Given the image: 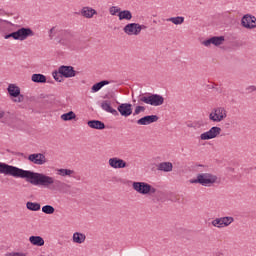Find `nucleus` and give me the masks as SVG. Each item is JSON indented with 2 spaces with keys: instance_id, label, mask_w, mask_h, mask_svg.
I'll use <instances>...</instances> for the list:
<instances>
[{
  "instance_id": "43",
  "label": "nucleus",
  "mask_w": 256,
  "mask_h": 256,
  "mask_svg": "<svg viewBox=\"0 0 256 256\" xmlns=\"http://www.w3.org/2000/svg\"><path fill=\"white\" fill-rule=\"evenodd\" d=\"M224 127H226V129H229V127H231V123H225Z\"/></svg>"
},
{
  "instance_id": "34",
  "label": "nucleus",
  "mask_w": 256,
  "mask_h": 256,
  "mask_svg": "<svg viewBox=\"0 0 256 256\" xmlns=\"http://www.w3.org/2000/svg\"><path fill=\"white\" fill-rule=\"evenodd\" d=\"M211 225H213V227H217L218 229H223V220L222 218H216L211 222Z\"/></svg>"
},
{
  "instance_id": "6",
  "label": "nucleus",
  "mask_w": 256,
  "mask_h": 256,
  "mask_svg": "<svg viewBox=\"0 0 256 256\" xmlns=\"http://www.w3.org/2000/svg\"><path fill=\"white\" fill-rule=\"evenodd\" d=\"M132 188L134 189V191H136V193H140V195L157 193V189L147 182H133Z\"/></svg>"
},
{
  "instance_id": "40",
  "label": "nucleus",
  "mask_w": 256,
  "mask_h": 256,
  "mask_svg": "<svg viewBox=\"0 0 256 256\" xmlns=\"http://www.w3.org/2000/svg\"><path fill=\"white\" fill-rule=\"evenodd\" d=\"M137 29H138V35H139L141 31H143V29H147V26L137 23Z\"/></svg>"
},
{
  "instance_id": "33",
  "label": "nucleus",
  "mask_w": 256,
  "mask_h": 256,
  "mask_svg": "<svg viewBox=\"0 0 256 256\" xmlns=\"http://www.w3.org/2000/svg\"><path fill=\"white\" fill-rule=\"evenodd\" d=\"M187 127H189L190 129H201L203 127V121L188 123Z\"/></svg>"
},
{
  "instance_id": "41",
  "label": "nucleus",
  "mask_w": 256,
  "mask_h": 256,
  "mask_svg": "<svg viewBox=\"0 0 256 256\" xmlns=\"http://www.w3.org/2000/svg\"><path fill=\"white\" fill-rule=\"evenodd\" d=\"M248 93H253V91H256V86H249L247 88Z\"/></svg>"
},
{
  "instance_id": "14",
  "label": "nucleus",
  "mask_w": 256,
  "mask_h": 256,
  "mask_svg": "<svg viewBox=\"0 0 256 256\" xmlns=\"http://www.w3.org/2000/svg\"><path fill=\"white\" fill-rule=\"evenodd\" d=\"M108 163L112 169H125L127 167V162L118 157H113L108 160Z\"/></svg>"
},
{
  "instance_id": "37",
  "label": "nucleus",
  "mask_w": 256,
  "mask_h": 256,
  "mask_svg": "<svg viewBox=\"0 0 256 256\" xmlns=\"http://www.w3.org/2000/svg\"><path fill=\"white\" fill-rule=\"evenodd\" d=\"M145 111V106H136L133 116L135 117L136 115H139V113H144Z\"/></svg>"
},
{
  "instance_id": "42",
  "label": "nucleus",
  "mask_w": 256,
  "mask_h": 256,
  "mask_svg": "<svg viewBox=\"0 0 256 256\" xmlns=\"http://www.w3.org/2000/svg\"><path fill=\"white\" fill-rule=\"evenodd\" d=\"M6 256H23V254H19V253H9V254H6Z\"/></svg>"
},
{
  "instance_id": "38",
  "label": "nucleus",
  "mask_w": 256,
  "mask_h": 256,
  "mask_svg": "<svg viewBox=\"0 0 256 256\" xmlns=\"http://www.w3.org/2000/svg\"><path fill=\"white\" fill-rule=\"evenodd\" d=\"M109 11H110V14L117 15V13L118 14L121 13V8H119L117 6H112V7H110Z\"/></svg>"
},
{
  "instance_id": "2",
  "label": "nucleus",
  "mask_w": 256,
  "mask_h": 256,
  "mask_svg": "<svg viewBox=\"0 0 256 256\" xmlns=\"http://www.w3.org/2000/svg\"><path fill=\"white\" fill-rule=\"evenodd\" d=\"M217 175L211 173L197 174L196 179H190L189 183L192 185H202V187H213L217 183Z\"/></svg>"
},
{
  "instance_id": "7",
  "label": "nucleus",
  "mask_w": 256,
  "mask_h": 256,
  "mask_svg": "<svg viewBox=\"0 0 256 256\" xmlns=\"http://www.w3.org/2000/svg\"><path fill=\"white\" fill-rule=\"evenodd\" d=\"M7 91L10 97L14 98V103H23V99H25V97L23 94H21V88H19V86L15 84H9Z\"/></svg>"
},
{
  "instance_id": "32",
  "label": "nucleus",
  "mask_w": 256,
  "mask_h": 256,
  "mask_svg": "<svg viewBox=\"0 0 256 256\" xmlns=\"http://www.w3.org/2000/svg\"><path fill=\"white\" fill-rule=\"evenodd\" d=\"M42 213H45V215H53L55 208L51 205H45L42 207Z\"/></svg>"
},
{
  "instance_id": "5",
  "label": "nucleus",
  "mask_w": 256,
  "mask_h": 256,
  "mask_svg": "<svg viewBox=\"0 0 256 256\" xmlns=\"http://www.w3.org/2000/svg\"><path fill=\"white\" fill-rule=\"evenodd\" d=\"M208 118L212 123H221L227 119V109L223 106L215 107L209 113Z\"/></svg>"
},
{
  "instance_id": "35",
  "label": "nucleus",
  "mask_w": 256,
  "mask_h": 256,
  "mask_svg": "<svg viewBox=\"0 0 256 256\" xmlns=\"http://www.w3.org/2000/svg\"><path fill=\"white\" fill-rule=\"evenodd\" d=\"M52 76H53V79H55V81H57L58 83H62L64 76L61 75V73H59V68H58V71L52 72Z\"/></svg>"
},
{
  "instance_id": "36",
  "label": "nucleus",
  "mask_w": 256,
  "mask_h": 256,
  "mask_svg": "<svg viewBox=\"0 0 256 256\" xmlns=\"http://www.w3.org/2000/svg\"><path fill=\"white\" fill-rule=\"evenodd\" d=\"M48 33L51 40L55 39V36L59 37V30H56L55 27H52Z\"/></svg>"
},
{
  "instance_id": "12",
  "label": "nucleus",
  "mask_w": 256,
  "mask_h": 256,
  "mask_svg": "<svg viewBox=\"0 0 256 256\" xmlns=\"http://www.w3.org/2000/svg\"><path fill=\"white\" fill-rule=\"evenodd\" d=\"M117 111L122 117H130V115H133V105L130 103H122L117 107Z\"/></svg>"
},
{
  "instance_id": "13",
  "label": "nucleus",
  "mask_w": 256,
  "mask_h": 256,
  "mask_svg": "<svg viewBox=\"0 0 256 256\" xmlns=\"http://www.w3.org/2000/svg\"><path fill=\"white\" fill-rule=\"evenodd\" d=\"M71 37H73V34L69 30H59L58 31V43H61L62 45H67L69 41L71 40Z\"/></svg>"
},
{
  "instance_id": "21",
  "label": "nucleus",
  "mask_w": 256,
  "mask_h": 256,
  "mask_svg": "<svg viewBox=\"0 0 256 256\" xmlns=\"http://www.w3.org/2000/svg\"><path fill=\"white\" fill-rule=\"evenodd\" d=\"M85 239H87V236L81 232H75L72 236L73 243H77L78 245L83 244Z\"/></svg>"
},
{
  "instance_id": "11",
  "label": "nucleus",
  "mask_w": 256,
  "mask_h": 256,
  "mask_svg": "<svg viewBox=\"0 0 256 256\" xmlns=\"http://www.w3.org/2000/svg\"><path fill=\"white\" fill-rule=\"evenodd\" d=\"M59 73H61V75L64 76L65 79H71V77L77 76V71H75V68L73 66H60Z\"/></svg>"
},
{
  "instance_id": "9",
  "label": "nucleus",
  "mask_w": 256,
  "mask_h": 256,
  "mask_svg": "<svg viewBox=\"0 0 256 256\" xmlns=\"http://www.w3.org/2000/svg\"><path fill=\"white\" fill-rule=\"evenodd\" d=\"M242 27L245 29H255L256 28V18L251 14H246L241 19Z\"/></svg>"
},
{
  "instance_id": "27",
  "label": "nucleus",
  "mask_w": 256,
  "mask_h": 256,
  "mask_svg": "<svg viewBox=\"0 0 256 256\" xmlns=\"http://www.w3.org/2000/svg\"><path fill=\"white\" fill-rule=\"evenodd\" d=\"M31 80L33 83H47V76L43 74H33Z\"/></svg>"
},
{
  "instance_id": "16",
  "label": "nucleus",
  "mask_w": 256,
  "mask_h": 256,
  "mask_svg": "<svg viewBox=\"0 0 256 256\" xmlns=\"http://www.w3.org/2000/svg\"><path fill=\"white\" fill-rule=\"evenodd\" d=\"M223 41H225V37L223 36H214L212 38H209L208 40H205L203 42V45L205 47H209V45H215L218 47V45H223Z\"/></svg>"
},
{
  "instance_id": "1",
  "label": "nucleus",
  "mask_w": 256,
  "mask_h": 256,
  "mask_svg": "<svg viewBox=\"0 0 256 256\" xmlns=\"http://www.w3.org/2000/svg\"><path fill=\"white\" fill-rule=\"evenodd\" d=\"M10 175L16 179H25L27 183L35 187H45L53 191H59L65 187V183L61 180L54 179L44 173L34 172L31 170H23L17 166L0 162V175Z\"/></svg>"
},
{
  "instance_id": "4",
  "label": "nucleus",
  "mask_w": 256,
  "mask_h": 256,
  "mask_svg": "<svg viewBox=\"0 0 256 256\" xmlns=\"http://www.w3.org/2000/svg\"><path fill=\"white\" fill-rule=\"evenodd\" d=\"M139 101L146 103V105H151L152 107H159L165 103V98L159 94H146L140 95Z\"/></svg>"
},
{
  "instance_id": "28",
  "label": "nucleus",
  "mask_w": 256,
  "mask_h": 256,
  "mask_svg": "<svg viewBox=\"0 0 256 256\" xmlns=\"http://www.w3.org/2000/svg\"><path fill=\"white\" fill-rule=\"evenodd\" d=\"M167 21H169L170 23H173L174 25H183V23H185V17L183 16L171 17V18H168Z\"/></svg>"
},
{
  "instance_id": "8",
  "label": "nucleus",
  "mask_w": 256,
  "mask_h": 256,
  "mask_svg": "<svg viewBox=\"0 0 256 256\" xmlns=\"http://www.w3.org/2000/svg\"><path fill=\"white\" fill-rule=\"evenodd\" d=\"M219 135H221V128L213 126L209 131L202 133L200 139L201 141H209L215 139V137H219Z\"/></svg>"
},
{
  "instance_id": "25",
  "label": "nucleus",
  "mask_w": 256,
  "mask_h": 256,
  "mask_svg": "<svg viewBox=\"0 0 256 256\" xmlns=\"http://www.w3.org/2000/svg\"><path fill=\"white\" fill-rule=\"evenodd\" d=\"M96 13H97V11H95V9L89 8V7H84L81 10V15L83 17H86V19H91L93 17V15H95Z\"/></svg>"
},
{
  "instance_id": "10",
  "label": "nucleus",
  "mask_w": 256,
  "mask_h": 256,
  "mask_svg": "<svg viewBox=\"0 0 256 256\" xmlns=\"http://www.w3.org/2000/svg\"><path fill=\"white\" fill-rule=\"evenodd\" d=\"M28 161L34 165H45L47 163V157L43 153H34L28 156Z\"/></svg>"
},
{
  "instance_id": "15",
  "label": "nucleus",
  "mask_w": 256,
  "mask_h": 256,
  "mask_svg": "<svg viewBox=\"0 0 256 256\" xmlns=\"http://www.w3.org/2000/svg\"><path fill=\"white\" fill-rule=\"evenodd\" d=\"M159 121V116L157 115H147L136 121L137 125H151V123H157Z\"/></svg>"
},
{
  "instance_id": "18",
  "label": "nucleus",
  "mask_w": 256,
  "mask_h": 256,
  "mask_svg": "<svg viewBox=\"0 0 256 256\" xmlns=\"http://www.w3.org/2000/svg\"><path fill=\"white\" fill-rule=\"evenodd\" d=\"M126 35H139V30L137 28V23H129L123 28Z\"/></svg>"
},
{
  "instance_id": "31",
  "label": "nucleus",
  "mask_w": 256,
  "mask_h": 256,
  "mask_svg": "<svg viewBox=\"0 0 256 256\" xmlns=\"http://www.w3.org/2000/svg\"><path fill=\"white\" fill-rule=\"evenodd\" d=\"M221 219H222L223 227H229V225H231V223H233L235 221V218H233L231 216L221 217Z\"/></svg>"
},
{
  "instance_id": "19",
  "label": "nucleus",
  "mask_w": 256,
  "mask_h": 256,
  "mask_svg": "<svg viewBox=\"0 0 256 256\" xmlns=\"http://www.w3.org/2000/svg\"><path fill=\"white\" fill-rule=\"evenodd\" d=\"M87 125L91 129H98L99 131H102V129H105V123L99 120H89L87 122Z\"/></svg>"
},
{
  "instance_id": "26",
  "label": "nucleus",
  "mask_w": 256,
  "mask_h": 256,
  "mask_svg": "<svg viewBox=\"0 0 256 256\" xmlns=\"http://www.w3.org/2000/svg\"><path fill=\"white\" fill-rule=\"evenodd\" d=\"M56 171L57 175H59L60 177H73V175H75V171L71 169L60 168Z\"/></svg>"
},
{
  "instance_id": "39",
  "label": "nucleus",
  "mask_w": 256,
  "mask_h": 256,
  "mask_svg": "<svg viewBox=\"0 0 256 256\" xmlns=\"http://www.w3.org/2000/svg\"><path fill=\"white\" fill-rule=\"evenodd\" d=\"M9 115H11V112L0 110V119H8Z\"/></svg>"
},
{
  "instance_id": "3",
  "label": "nucleus",
  "mask_w": 256,
  "mask_h": 256,
  "mask_svg": "<svg viewBox=\"0 0 256 256\" xmlns=\"http://www.w3.org/2000/svg\"><path fill=\"white\" fill-rule=\"evenodd\" d=\"M35 32L31 28H19L17 31L4 35V39H14L15 41H25L28 37H33Z\"/></svg>"
},
{
  "instance_id": "30",
  "label": "nucleus",
  "mask_w": 256,
  "mask_h": 256,
  "mask_svg": "<svg viewBox=\"0 0 256 256\" xmlns=\"http://www.w3.org/2000/svg\"><path fill=\"white\" fill-rule=\"evenodd\" d=\"M77 115L73 111H69L68 113H64L61 115L62 121H73V119H76Z\"/></svg>"
},
{
  "instance_id": "29",
  "label": "nucleus",
  "mask_w": 256,
  "mask_h": 256,
  "mask_svg": "<svg viewBox=\"0 0 256 256\" xmlns=\"http://www.w3.org/2000/svg\"><path fill=\"white\" fill-rule=\"evenodd\" d=\"M26 208L29 211H41V204H39L37 202H27Z\"/></svg>"
},
{
  "instance_id": "23",
  "label": "nucleus",
  "mask_w": 256,
  "mask_h": 256,
  "mask_svg": "<svg viewBox=\"0 0 256 256\" xmlns=\"http://www.w3.org/2000/svg\"><path fill=\"white\" fill-rule=\"evenodd\" d=\"M158 171H164V173H169L173 171V163L162 162L158 165Z\"/></svg>"
},
{
  "instance_id": "24",
  "label": "nucleus",
  "mask_w": 256,
  "mask_h": 256,
  "mask_svg": "<svg viewBox=\"0 0 256 256\" xmlns=\"http://www.w3.org/2000/svg\"><path fill=\"white\" fill-rule=\"evenodd\" d=\"M119 21H131L133 19V14L129 10H123L118 13Z\"/></svg>"
},
{
  "instance_id": "20",
  "label": "nucleus",
  "mask_w": 256,
  "mask_h": 256,
  "mask_svg": "<svg viewBox=\"0 0 256 256\" xmlns=\"http://www.w3.org/2000/svg\"><path fill=\"white\" fill-rule=\"evenodd\" d=\"M29 241L36 247H43V245H45V240L41 236H30Z\"/></svg>"
},
{
  "instance_id": "17",
  "label": "nucleus",
  "mask_w": 256,
  "mask_h": 256,
  "mask_svg": "<svg viewBox=\"0 0 256 256\" xmlns=\"http://www.w3.org/2000/svg\"><path fill=\"white\" fill-rule=\"evenodd\" d=\"M101 109H103V111H106V113H111V115H114V117L119 116V112L111 107V100L102 101Z\"/></svg>"
},
{
  "instance_id": "22",
  "label": "nucleus",
  "mask_w": 256,
  "mask_h": 256,
  "mask_svg": "<svg viewBox=\"0 0 256 256\" xmlns=\"http://www.w3.org/2000/svg\"><path fill=\"white\" fill-rule=\"evenodd\" d=\"M109 81L108 80H102L96 84H94L91 87V93H97L99 91H101V89H103V87H105V85H109Z\"/></svg>"
}]
</instances>
